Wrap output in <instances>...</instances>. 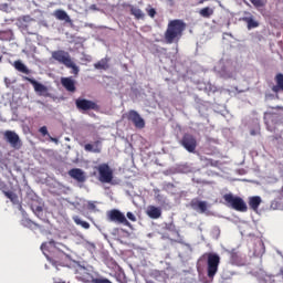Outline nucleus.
I'll use <instances>...</instances> for the list:
<instances>
[{
    "label": "nucleus",
    "instance_id": "nucleus-22",
    "mask_svg": "<svg viewBox=\"0 0 283 283\" xmlns=\"http://www.w3.org/2000/svg\"><path fill=\"white\" fill-rule=\"evenodd\" d=\"M248 205L252 211H258L260 209V205H262V197L260 196H254V197H249Z\"/></svg>",
    "mask_w": 283,
    "mask_h": 283
},
{
    "label": "nucleus",
    "instance_id": "nucleus-4",
    "mask_svg": "<svg viewBox=\"0 0 283 283\" xmlns=\"http://www.w3.org/2000/svg\"><path fill=\"white\" fill-rule=\"evenodd\" d=\"M264 123L268 132H280V127H283V114L265 112Z\"/></svg>",
    "mask_w": 283,
    "mask_h": 283
},
{
    "label": "nucleus",
    "instance_id": "nucleus-5",
    "mask_svg": "<svg viewBox=\"0 0 283 283\" xmlns=\"http://www.w3.org/2000/svg\"><path fill=\"white\" fill-rule=\"evenodd\" d=\"M223 200L227 207L234 209V211H241L242 213L248 211L247 202H244L243 198L235 197L233 193H226L223 196Z\"/></svg>",
    "mask_w": 283,
    "mask_h": 283
},
{
    "label": "nucleus",
    "instance_id": "nucleus-41",
    "mask_svg": "<svg viewBox=\"0 0 283 283\" xmlns=\"http://www.w3.org/2000/svg\"><path fill=\"white\" fill-rule=\"evenodd\" d=\"M148 12V17H150L151 19H154V17H156V9L151 8L147 10Z\"/></svg>",
    "mask_w": 283,
    "mask_h": 283
},
{
    "label": "nucleus",
    "instance_id": "nucleus-15",
    "mask_svg": "<svg viewBox=\"0 0 283 283\" xmlns=\"http://www.w3.org/2000/svg\"><path fill=\"white\" fill-rule=\"evenodd\" d=\"M69 176L73 178V180H76V182H85V180H87V175H85V171L81 168H72L69 170Z\"/></svg>",
    "mask_w": 283,
    "mask_h": 283
},
{
    "label": "nucleus",
    "instance_id": "nucleus-9",
    "mask_svg": "<svg viewBox=\"0 0 283 283\" xmlns=\"http://www.w3.org/2000/svg\"><path fill=\"white\" fill-rule=\"evenodd\" d=\"M75 105L80 112H90V109L98 112L99 109L98 104H96V102L85 98H77L75 101Z\"/></svg>",
    "mask_w": 283,
    "mask_h": 283
},
{
    "label": "nucleus",
    "instance_id": "nucleus-34",
    "mask_svg": "<svg viewBox=\"0 0 283 283\" xmlns=\"http://www.w3.org/2000/svg\"><path fill=\"white\" fill-rule=\"evenodd\" d=\"M3 193L7 198H9V200H11V202H13V205H17V202H19V197L17 196V193L12 191H4Z\"/></svg>",
    "mask_w": 283,
    "mask_h": 283
},
{
    "label": "nucleus",
    "instance_id": "nucleus-6",
    "mask_svg": "<svg viewBox=\"0 0 283 283\" xmlns=\"http://www.w3.org/2000/svg\"><path fill=\"white\" fill-rule=\"evenodd\" d=\"M97 171L99 175V177H98L99 182L109 184V182H112V180H114V170H112V168H109V165L101 164L97 167Z\"/></svg>",
    "mask_w": 283,
    "mask_h": 283
},
{
    "label": "nucleus",
    "instance_id": "nucleus-10",
    "mask_svg": "<svg viewBox=\"0 0 283 283\" xmlns=\"http://www.w3.org/2000/svg\"><path fill=\"white\" fill-rule=\"evenodd\" d=\"M4 140H7L13 149H21V138L14 130H6Z\"/></svg>",
    "mask_w": 283,
    "mask_h": 283
},
{
    "label": "nucleus",
    "instance_id": "nucleus-39",
    "mask_svg": "<svg viewBox=\"0 0 283 283\" xmlns=\"http://www.w3.org/2000/svg\"><path fill=\"white\" fill-rule=\"evenodd\" d=\"M251 136H258L260 134V125L258 124L255 129L250 130Z\"/></svg>",
    "mask_w": 283,
    "mask_h": 283
},
{
    "label": "nucleus",
    "instance_id": "nucleus-13",
    "mask_svg": "<svg viewBox=\"0 0 283 283\" xmlns=\"http://www.w3.org/2000/svg\"><path fill=\"white\" fill-rule=\"evenodd\" d=\"M128 120H132V123L137 127V129L145 128V119L140 117V114L136 111H130L128 113Z\"/></svg>",
    "mask_w": 283,
    "mask_h": 283
},
{
    "label": "nucleus",
    "instance_id": "nucleus-35",
    "mask_svg": "<svg viewBox=\"0 0 283 283\" xmlns=\"http://www.w3.org/2000/svg\"><path fill=\"white\" fill-rule=\"evenodd\" d=\"M83 247H85V249H87V251H90L91 253H94L96 251V245L90 241H84L82 242Z\"/></svg>",
    "mask_w": 283,
    "mask_h": 283
},
{
    "label": "nucleus",
    "instance_id": "nucleus-11",
    "mask_svg": "<svg viewBox=\"0 0 283 283\" xmlns=\"http://www.w3.org/2000/svg\"><path fill=\"white\" fill-rule=\"evenodd\" d=\"M75 275H76V280L84 283H90V282L94 283V280H96L94 279L92 273H90V270L81 265L76 269Z\"/></svg>",
    "mask_w": 283,
    "mask_h": 283
},
{
    "label": "nucleus",
    "instance_id": "nucleus-51",
    "mask_svg": "<svg viewBox=\"0 0 283 283\" xmlns=\"http://www.w3.org/2000/svg\"><path fill=\"white\" fill-rule=\"evenodd\" d=\"M275 109H280V106H276Z\"/></svg>",
    "mask_w": 283,
    "mask_h": 283
},
{
    "label": "nucleus",
    "instance_id": "nucleus-31",
    "mask_svg": "<svg viewBox=\"0 0 283 283\" xmlns=\"http://www.w3.org/2000/svg\"><path fill=\"white\" fill-rule=\"evenodd\" d=\"M73 221L77 227H82V229H90V222L82 220L78 216H74Z\"/></svg>",
    "mask_w": 283,
    "mask_h": 283
},
{
    "label": "nucleus",
    "instance_id": "nucleus-53",
    "mask_svg": "<svg viewBox=\"0 0 283 283\" xmlns=\"http://www.w3.org/2000/svg\"><path fill=\"white\" fill-rule=\"evenodd\" d=\"M0 62H1V56H0Z\"/></svg>",
    "mask_w": 283,
    "mask_h": 283
},
{
    "label": "nucleus",
    "instance_id": "nucleus-23",
    "mask_svg": "<svg viewBox=\"0 0 283 283\" xmlns=\"http://www.w3.org/2000/svg\"><path fill=\"white\" fill-rule=\"evenodd\" d=\"M147 216H149L153 220H158V218L163 216V210L156 206H149L147 209Z\"/></svg>",
    "mask_w": 283,
    "mask_h": 283
},
{
    "label": "nucleus",
    "instance_id": "nucleus-37",
    "mask_svg": "<svg viewBox=\"0 0 283 283\" xmlns=\"http://www.w3.org/2000/svg\"><path fill=\"white\" fill-rule=\"evenodd\" d=\"M40 134H42L43 136H48L50 137V133L48 132V126H42L39 129Z\"/></svg>",
    "mask_w": 283,
    "mask_h": 283
},
{
    "label": "nucleus",
    "instance_id": "nucleus-33",
    "mask_svg": "<svg viewBox=\"0 0 283 283\" xmlns=\"http://www.w3.org/2000/svg\"><path fill=\"white\" fill-rule=\"evenodd\" d=\"M50 247H54V241H50L49 243H42L41 245V251L45 255V258H48V260H50V256L45 251H50Z\"/></svg>",
    "mask_w": 283,
    "mask_h": 283
},
{
    "label": "nucleus",
    "instance_id": "nucleus-50",
    "mask_svg": "<svg viewBox=\"0 0 283 283\" xmlns=\"http://www.w3.org/2000/svg\"><path fill=\"white\" fill-rule=\"evenodd\" d=\"M54 283H65V282H64V281L59 280V281H54Z\"/></svg>",
    "mask_w": 283,
    "mask_h": 283
},
{
    "label": "nucleus",
    "instance_id": "nucleus-1",
    "mask_svg": "<svg viewBox=\"0 0 283 283\" xmlns=\"http://www.w3.org/2000/svg\"><path fill=\"white\" fill-rule=\"evenodd\" d=\"M187 24L182 20H170L167 25V30L164 34L166 43H178L182 39V32H185Z\"/></svg>",
    "mask_w": 283,
    "mask_h": 283
},
{
    "label": "nucleus",
    "instance_id": "nucleus-3",
    "mask_svg": "<svg viewBox=\"0 0 283 283\" xmlns=\"http://www.w3.org/2000/svg\"><path fill=\"white\" fill-rule=\"evenodd\" d=\"M202 260H207L208 277L213 280L218 273V266H220V255L218 253L208 252L199 259V262H202Z\"/></svg>",
    "mask_w": 283,
    "mask_h": 283
},
{
    "label": "nucleus",
    "instance_id": "nucleus-28",
    "mask_svg": "<svg viewBox=\"0 0 283 283\" xmlns=\"http://www.w3.org/2000/svg\"><path fill=\"white\" fill-rule=\"evenodd\" d=\"M95 70H109V59L104 57L94 64Z\"/></svg>",
    "mask_w": 283,
    "mask_h": 283
},
{
    "label": "nucleus",
    "instance_id": "nucleus-46",
    "mask_svg": "<svg viewBox=\"0 0 283 283\" xmlns=\"http://www.w3.org/2000/svg\"><path fill=\"white\" fill-rule=\"evenodd\" d=\"M77 244H83V242H87V240H85V238H83V235L77 237Z\"/></svg>",
    "mask_w": 283,
    "mask_h": 283
},
{
    "label": "nucleus",
    "instance_id": "nucleus-14",
    "mask_svg": "<svg viewBox=\"0 0 283 283\" xmlns=\"http://www.w3.org/2000/svg\"><path fill=\"white\" fill-rule=\"evenodd\" d=\"M228 253L230 255V264H234V266H244V259L238 250L232 249L231 251H228Z\"/></svg>",
    "mask_w": 283,
    "mask_h": 283
},
{
    "label": "nucleus",
    "instance_id": "nucleus-18",
    "mask_svg": "<svg viewBox=\"0 0 283 283\" xmlns=\"http://www.w3.org/2000/svg\"><path fill=\"white\" fill-rule=\"evenodd\" d=\"M214 72H218L222 78H233V73H230L222 62L214 66Z\"/></svg>",
    "mask_w": 283,
    "mask_h": 283
},
{
    "label": "nucleus",
    "instance_id": "nucleus-19",
    "mask_svg": "<svg viewBox=\"0 0 283 283\" xmlns=\"http://www.w3.org/2000/svg\"><path fill=\"white\" fill-rule=\"evenodd\" d=\"M53 17L57 19V21H65V23H72V18L65 12V10L57 9L54 11Z\"/></svg>",
    "mask_w": 283,
    "mask_h": 283
},
{
    "label": "nucleus",
    "instance_id": "nucleus-32",
    "mask_svg": "<svg viewBox=\"0 0 283 283\" xmlns=\"http://www.w3.org/2000/svg\"><path fill=\"white\" fill-rule=\"evenodd\" d=\"M22 227H27L28 229H32V227H38L40 228L39 223H34V221L30 220L29 218H24L21 221Z\"/></svg>",
    "mask_w": 283,
    "mask_h": 283
},
{
    "label": "nucleus",
    "instance_id": "nucleus-52",
    "mask_svg": "<svg viewBox=\"0 0 283 283\" xmlns=\"http://www.w3.org/2000/svg\"><path fill=\"white\" fill-rule=\"evenodd\" d=\"M239 93H242V92H244V91H238Z\"/></svg>",
    "mask_w": 283,
    "mask_h": 283
},
{
    "label": "nucleus",
    "instance_id": "nucleus-29",
    "mask_svg": "<svg viewBox=\"0 0 283 283\" xmlns=\"http://www.w3.org/2000/svg\"><path fill=\"white\" fill-rule=\"evenodd\" d=\"M213 8L205 7L199 11V14L202 19H211V17H213Z\"/></svg>",
    "mask_w": 283,
    "mask_h": 283
},
{
    "label": "nucleus",
    "instance_id": "nucleus-12",
    "mask_svg": "<svg viewBox=\"0 0 283 283\" xmlns=\"http://www.w3.org/2000/svg\"><path fill=\"white\" fill-rule=\"evenodd\" d=\"M24 81H28V83H31L33 88H34V92L36 94H39V96H50V93H48V86L39 83L34 78H31V77H23Z\"/></svg>",
    "mask_w": 283,
    "mask_h": 283
},
{
    "label": "nucleus",
    "instance_id": "nucleus-8",
    "mask_svg": "<svg viewBox=\"0 0 283 283\" xmlns=\"http://www.w3.org/2000/svg\"><path fill=\"white\" fill-rule=\"evenodd\" d=\"M109 222H115L116 224H124V227H132V223L127 220V217L120 210H111L107 213Z\"/></svg>",
    "mask_w": 283,
    "mask_h": 283
},
{
    "label": "nucleus",
    "instance_id": "nucleus-16",
    "mask_svg": "<svg viewBox=\"0 0 283 283\" xmlns=\"http://www.w3.org/2000/svg\"><path fill=\"white\" fill-rule=\"evenodd\" d=\"M31 211H33L34 216H36L39 220H42L43 222H48V219H45V214L43 212V206H41L39 201H32Z\"/></svg>",
    "mask_w": 283,
    "mask_h": 283
},
{
    "label": "nucleus",
    "instance_id": "nucleus-7",
    "mask_svg": "<svg viewBox=\"0 0 283 283\" xmlns=\"http://www.w3.org/2000/svg\"><path fill=\"white\" fill-rule=\"evenodd\" d=\"M179 144L182 148L186 149V151H189V154H195L196 148L198 147V142L196 140V137H193V135L191 134H185L180 139Z\"/></svg>",
    "mask_w": 283,
    "mask_h": 283
},
{
    "label": "nucleus",
    "instance_id": "nucleus-2",
    "mask_svg": "<svg viewBox=\"0 0 283 283\" xmlns=\"http://www.w3.org/2000/svg\"><path fill=\"white\" fill-rule=\"evenodd\" d=\"M51 56L53 61H56V63H60V65H64L69 70H72V74H78L81 72V69L72 61V55L67 51L64 50H57L53 51L51 53Z\"/></svg>",
    "mask_w": 283,
    "mask_h": 283
},
{
    "label": "nucleus",
    "instance_id": "nucleus-26",
    "mask_svg": "<svg viewBox=\"0 0 283 283\" xmlns=\"http://www.w3.org/2000/svg\"><path fill=\"white\" fill-rule=\"evenodd\" d=\"M13 67L17 72H21V74H30V69H28L20 60L13 63Z\"/></svg>",
    "mask_w": 283,
    "mask_h": 283
},
{
    "label": "nucleus",
    "instance_id": "nucleus-49",
    "mask_svg": "<svg viewBox=\"0 0 283 283\" xmlns=\"http://www.w3.org/2000/svg\"><path fill=\"white\" fill-rule=\"evenodd\" d=\"M275 140H277V138H281V136L280 135H276V136H274L273 137Z\"/></svg>",
    "mask_w": 283,
    "mask_h": 283
},
{
    "label": "nucleus",
    "instance_id": "nucleus-27",
    "mask_svg": "<svg viewBox=\"0 0 283 283\" xmlns=\"http://www.w3.org/2000/svg\"><path fill=\"white\" fill-rule=\"evenodd\" d=\"M84 149L85 151H92L93 154H101V142H95L94 145L86 144Z\"/></svg>",
    "mask_w": 283,
    "mask_h": 283
},
{
    "label": "nucleus",
    "instance_id": "nucleus-20",
    "mask_svg": "<svg viewBox=\"0 0 283 283\" xmlns=\"http://www.w3.org/2000/svg\"><path fill=\"white\" fill-rule=\"evenodd\" d=\"M245 14H248V17H243L242 21H244V23L248 24V30H253L260 27V22L255 21V19H253L251 13L245 12Z\"/></svg>",
    "mask_w": 283,
    "mask_h": 283
},
{
    "label": "nucleus",
    "instance_id": "nucleus-40",
    "mask_svg": "<svg viewBox=\"0 0 283 283\" xmlns=\"http://www.w3.org/2000/svg\"><path fill=\"white\" fill-rule=\"evenodd\" d=\"M179 171H181V174H187V171H189V167L187 165H181L179 166Z\"/></svg>",
    "mask_w": 283,
    "mask_h": 283
},
{
    "label": "nucleus",
    "instance_id": "nucleus-25",
    "mask_svg": "<svg viewBox=\"0 0 283 283\" xmlns=\"http://www.w3.org/2000/svg\"><path fill=\"white\" fill-rule=\"evenodd\" d=\"M275 81H276V85L272 87V92H274V94H277L280 91L283 92V74L282 73L276 74Z\"/></svg>",
    "mask_w": 283,
    "mask_h": 283
},
{
    "label": "nucleus",
    "instance_id": "nucleus-44",
    "mask_svg": "<svg viewBox=\"0 0 283 283\" xmlns=\"http://www.w3.org/2000/svg\"><path fill=\"white\" fill-rule=\"evenodd\" d=\"M206 92H216V87L211 86V84H208L206 87H205Z\"/></svg>",
    "mask_w": 283,
    "mask_h": 283
},
{
    "label": "nucleus",
    "instance_id": "nucleus-43",
    "mask_svg": "<svg viewBox=\"0 0 283 283\" xmlns=\"http://www.w3.org/2000/svg\"><path fill=\"white\" fill-rule=\"evenodd\" d=\"M126 216H127L128 220H130L132 222H136V216L134 213L127 212Z\"/></svg>",
    "mask_w": 283,
    "mask_h": 283
},
{
    "label": "nucleus",
    "instance_id": "nucleus-36",
    "mask_svg": "<svg viewBox=\"0 0 283 283\" xmlns=\"http://www.w3.org/2000/svg\"><path fill=\"white\" fill-rule=\"evenodd\" d=\"M250 3H252L254 8H264L266 0H250Z\"/></svg>",
    "mask_w": 283,
    "mask_h": 283
},
{
    "label": "nucleus",
    "instance_id": "nucleus-30",
    "mask_svg": "<svg viewBox=\"0 0 283 283\" xmlns=\"http://www.w3.org/2000/svg\"><path fill=\"white\" fill-rule=\"evenodd\" d=\"M130 14H133V17H135L137 20L145 19V13L143 10L134 6L130 7Z\"/></svg>",
    "mask_w": 283,
    "mask_h": 283
},
{
    "label": "nucleus",
    "instance_id": "nucleus-45",
    "mask_svg": "<svg viewBox=\"0 0 283 283\" xmlns=\"http://www.w3.org/2000/svg\"><path fill=\"white\" fill-rule=\"evenodd\" d=\"M49 140L51 143H55V145H59V138H56V137H52L51 135H49Z\"/></svg>",
    "mask_w": 283,
    "mask_h": 283
},
{
    "label": "nucleus",
    "instance_id": "nucleus-38",
    "mask_svg": "<svg viewBox=\"0 0 283 283\" xmlns=\"http://www.w3.org/2000/svg\"><path fill=\"white\" fill-rule=\"evenodd\" d=\"M87 209H90V211H95L96 210V203L94 201H88L87 202Z\"/></svg>",
    "mask_w": 283,
    "mask_h": 283
},
{
    "label": "nucleus",
    "instance_id": "nucleus-42",
    "mask_svg": "<svg viewBox=\"0 0 283 283\" xmlns=\"http://www.w3.org/2000/svg\"><path fill=\"white\" fill-rule=\"evenodd\" d=\"M6 189H8V185L0 179V191L4 193Z\"/></svg>",
    "mask_w": 283,
    "mask_h": 283
},
{
    "label": "nucleus",
    "instance_id": "nucleus-48",
    "mask_svg": "<svg viewBox=\"0 0 283 283\" xmlns=\"http://www.w3.org/2000/svg\"><path fill=\"white\" fill-rule=\"evenodd\" d=\"M20 211H22V213H25V210H23L22 206H20Z\"/></svg>",
    "mask_w": 283,
    "mask_h": 283
},
{
    "label": "nucleus",
    "instance_id": "nucleus-47",
    "mask_svg": "<svg viewBox=\"0 0 283 283\" xmlns=\"http://www.w3.org/2000/svg\"><path fill=\"white\" fill-rule=\"evenodd\" d=\"M91 10H97L96 4H92V6H91Z\"/></svg>",
    "mask_w": 283,
    "mask_h": 283
},
{
    "label": "nucleus",
    "instance_id": "nucleus-17",
    "mask_svg": "<svg viewBox=\"0 0 283 283\" xmlns=\"http://www.w3.org/2000/svg\"><path fill=\"white\" fill-rule=\"evenodd\" d=\"M191 209L193 211H199V213H206L208 209V203L207 201H200L198 199H192L190 202Z\"/></svg>",
    "mask_w": 283,
    "mask_h": 283
},
{
    "label": "nucleus",
    "instance_id": "nucleus-24",
    "mask_svg": "<svg viewBox=\"0 0 283 283\" xmlns=\"http://www.w3.org/2000/svg\"><path fill=\"white\" fill-rule=\"evenodd\" d=\"M264 252H265L264 242L258 239L254 243V255L256 258H262V255H264Z\"/></svg>",
    "mask_w": 283,
    "mask_h": 283
},
{
    "label": "nucleus",
    "instance_id": "nucleus-21",
    "mask_svg": "<svg viewBox=\"0 0 283 283\" xmlns=\"http://www.w3.org/2000/svg\"><path fill=\"white\" fill-rule=\"evenodd\" d=\"M61 84L63 85L64 88H66V92H76V86L72 77H62Z\"/></svg>",
    "mask_w": 283,
    "mask_h": 283
}]
</instances>
